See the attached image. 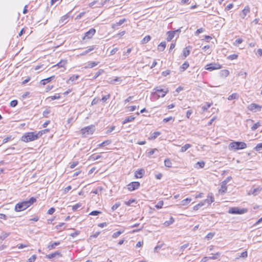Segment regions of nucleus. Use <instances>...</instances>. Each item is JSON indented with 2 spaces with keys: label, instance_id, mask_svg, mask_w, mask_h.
<instances>
[{
  "label": "nucleus",
  "instance_id": "obj_1",
  "mask_svg": "<svg viewBox=\"0 0 262 262\" xmlns=\"http://www.w3.org/2000/svg\"><path fill=\"white\" fill-rule=\"evenodd\" d=\"M36 200L35 198L32 197L28 201L19 202L16 204L15 211L16 212L23 211L30 207L32 204L36 202Z\"/></svg>",
  "mask_w": 262,
  "mask_h": 262
},
{
  "label": "nucleus",
  "instance_id": "obj_2",
  "mask_svg": "<svg viewBox=\"0 0 262 262\" xmlns=\"http://www.w3.org/2000/svg\"><path fill=\"white\" fill-rule=\"evenodd\" d=\"M41 136V132H29L22 136L21 140L25 142H29L37 140Z\"/></svg>",
  "mask_w": 262,
  "mask_h": 262
},
{
  "label": "nucleus",
  "instance_id": "obj_3",
  "mask_svg": "<svg viewBox=\"0 0 262 262\" xmlns=\"http://www.w3.org/2000/svg\"><path fill=\"white\" fill-rule=\"evenodd\" d=\"M246 147H247L246 144L243 142L233 141V142H231L229 144V149L230 150L243 149L246 148Z\"/></svg>",
  "mask_w": 262,
  "mask_h": 262
},
{
  "label": "nucleus",
  "instance_id": "obj_4",
  "mask_svg": "<svg viewBox=\"0 0 262 262\" xmlns=\"http://www.w3.org/2000/svg\"><path fill=\"white\" fill-rule=\"evenodd\" d=\"M155 92H153V95H156L157 99L160 97H164L166 94L168 92V89L165 88L162 89L160 86H157L155 89Z\"/></svg>",
  "mask_w": 262,
  "mask_h": 262
},
{
  "label": "nucleus",
  "instance_id": "obj_5",
  "mask_svg": "<svg viewBox=\"0 0 262 262\" xmlns=\"http://www.w3.org/2000/svg\"><path fill=\"white\" fill-rule=\"evenodd\" d=\"M248 210L246 208H240L239 207H231L228 210V212L230 214H242L246 213Z\"/></svg>",
  "mask_w": 262,
  "mask_h": 262
},
{
  "label": "nucleus",
  "instance_id": "obj_6",
  "mask_svg": "<svg viewBox=\"0 0 262 262\" xmlns=\"http://www.w3.org/2000/svg\"><path fill=\"white\" fill-rule=\"evenodd\" d=\"M95 130V126L92 125L82 128L80 131L84 137H86L92 134Z\"/></svg>",
  "mask_w": 262,
  "mask_h": 262
},
{
  "label": "nucleus",
  "instance_id": "obj_7",
  "mask_svg": "<svg viewBox=\"0 0 262 262\" xmlns=\"http://www.w3.org/2000/svg\"><path fill=\"white\" fill-rule=\"evenodd\" d=\"M222 68V66L217 63H211L208 64H207L205 66V69L206 70L212 71L214 70L220 69Z\"/></svg>",
  "mask_w": 262,
  "mask_h": 262
},
{
  "label": "nucleus",
  "instance_id": "obj_8",
  "mask_svg": "<svg viewBox=\"0 0 262 262\" xmlns=\"http://www.w3.org/2000/svg\"><path fill=\"white\" fill-rule=\"evenodd\" d=\"M248 108L251 112L255 113L258 111H260L262 106L256 103H251L248 106Z\"/></svg>",
  "mask_w": 262,
  "mask_h": 262
},
{
  "label": "nucleus",
  "instance_id": "obj_9",
  "mask_svg": "<svg viewBox=\"0 0 262 262\" xmlns=\"http://www.w3.org/2000/svg\"><path fill=\"white\" fill-rule=\"evenodd\" d=\"M140 186V183L138 182H133L130 183L127 185V188L129 191H133L138 189Z\"/></svg>",
  "mask_w": 262,
  "mask_h": 262
},
{
  "label": "nucleus",
  "instance_id": "obj_10",
  "mask_svg": "<svg viewBox=\"0 0 262 262\" xmlns=\"http://www.w3.org/2000/svg\"><path fill=\"white\" fill-rule=\"evenodd\" d=\"M95 33V29L92 28L85 33L84 36L82 39L84 40L85 38H91Z\"/></svg>",
  "mask_w": 262,
  "mask_h": 262
},
{
  "label": "nucleus",
  "instance_id": "obj_11",
  "mask_svg": "<svg viewBox=\"0 0 262 262\" xmlns=\"http://www.w3.org/2000/svg\"><path fill=\"white\" fill-rule=\"evenodd\" d=\"M204 204L207 203L210 205L211 203L214 202L213 195L212 193H209L207 196V198L203 201Z\"/></svg>",
  "mask_w": 262,
  "mask_h": 262
},
{
  "label": "nucleus",
  "instance_id": "obj_12",
  "mask_svg": "<svg viewBox=\"0 0 262 262\" xmlns=\"http://www.w3.org/2000/svg\"><path fill=\"white\" fill-rule=\"evenodd\" d=\"M69 17L68 14H66L62 16L59 20V24L63 25L68 22V19Z\"/></svg>",
  "mask_w": 262,
  "mask_h": 262
},
{
  "label": "nucleus",
  "instance_id": "obj_13",
  "mask_svg": "<svg viewBox=\"0 0 262 262\" xmlns=\"http://www.w3.org/2000/svg\"><path fill=\"white\" fill-rule=\"evenodd\" d=\"M103 190V188L102 186H99L97 187L95 189L92 190L91 193L99 195L101 194V192Z\"/></svg>",
  "mask_w": 262,
  "mask_h": 262
},
{
  "label": "nucleus",
  "instance_id": "obj_14",
  "mask_svg": "<svg viewBox=\"0 0 262 262\" xmlns=\"http://www.w3.org/2000/svg\"><path fill=\"white\" fill-rule=\"evenodd\" d=\"M226 185L227 184L224 183L223 181L222 182L221 188L219 189V192L223 194L227 191V187Z\"/></svg>",
  "mask_w": 262,
  "mask_h": 262
},
{
  "label": "nucleus",
  "instance_id": "obj_15",
  "mask_svg": "<svg viewBox=\"0 0 262 262\" xmlns=\"http://www.w3.org/2000/svg\"><path fill=\"white\" fill-rule=\"evenodd\" d=\"M57 256H58L59 257H61V254L60 252H59L58 251H56L52 254L47 255L46 256L48 258L51 259L52 258L55 257Z\"/></svg>",
  "mask_w": 262,
  "mask_h": 262
},
{
  "label": "nucleus",
  "instance_id": "obj_16",
  "mask_svg": "<svg viewBox=\"0 0 262 262\" xmlns=\"http://www.w3.org/2000/svg\"><path fill=\"white\" fill-rule=\"evenodd\" d=\"M144 173V169H141L135 172V176L137 178H141Z\"/></svg>",
  "mask_w": 262,
  "mask_h": 262
},
{
  "label": "nucleus",
  "instance_id": "obj_17",
  "mask_svg": "<svg viewBox=\"0 0 262 262\" xmlns=\"http://www.w3.org/2000/svg\"><path fill=\"white\" fill-rule=\"evenodd\" d=\"M67 63V60H61L60 62L57 63L56 64L53 66V67H58V68L64 67Z\"/></svg>",
  "mask_w": 262,
  "mask_h": 262
},
{
  "label": "nucleus",
  "instance_id": "obj_18",
  "mask_svg": "<svg viewBox=\"0 0 262 262\" xmlns=\"http://www.w3.org/2000/svg\"><path fill=\"white\" fill-rule=\"evenodd\" d=\"M54 77H55L54 76H51V77H48L47 78L42 79V80H41L40 83L42 85H45L47 83H48V82H50L51 80H52L54 78Z\"/></svg>",
  "mask_w": 262,
  "mask_h": 262
},
{
  "label": "nucleus",
  "instance_id": "obj_19",
  "mask_svg": "<svg viewBox=\"0 0 262 262\" xmlns=\"http://www.w3.org/2000/svg\"><path fill=\"white\" fill-rule=\"evenodd\" d=\"M167 33L168 36L166 39L168 41H169L174 37L175 31H168Z\"/></svg>",
  "mask_w": 262,
  "mask_h": 262
},
{
  "label": "nucleus",
  "instance_id": "obj_20",
  "mask_svg": "<svg viewBox=\"0 0 262 262\" xmlns=\"http://www.w3.org/2000/svg\"><path fill=\"white\" fill-rule=\"evenodd\" d=\"M250 12V9L249 8V7H246L243 10H242V14H241V16H242V17L243 18H244L246 16V15L248 13H249Z\"/></svg>",
  "mask_w": 262,
  "mask_h": 262
},
{
  "label": "nucleus",
  "instance_id": "obj_21",
  "mask_svg": "<svg viewBox=\"0 0 262 262\" xmlns=\"http://www.w3.org/2000/svg\"><path fill=\"white\" fill-rule=\"evenodd\" d=\"M135 118L132 116H128L123 121L122 124H124L126 123L132 122L135 119Z\"/></svg>",
  "mask_w": 262,
  "mask_h": 262
},
{
  "label": "nucleus",
  "instance_id": "obj_22",
  "mask_svg": "<svg viewBox=\"0 0 262 262\" xmlns=\"http://www.w3.org/2000/svg\"><path fill=\"white\" fill-rule=\"evenodd\" d=\"M205 166V162L204 161L198 162L195 163L194 167L196 168H203Z\"/></svg>",
  "mask_w": 262,
  "mask_h": 262
},
{
  "label": "nucleus",
  "instance_id": "obj_23",
  "mask_svg": "<svg viewBox=\"0 0 262 262\" xmlns=\"http://www.w3.org/2000/svg\"><path fill=\"white\" fill-rule=\"evenodd\" d=\"M220 74L222 77H227L229 74V72L227 70H223L220 72Z\"/></svg>",
  "mask_w": 262,
  "mask_h": 262
},
{
  "label": "nucleus",
  "instance_id": "obj_24",
  "mask_svg": "<svg viewBox=\"0 0 262 262\" xmlns=\"http://www.w3.org/2000/svg\"><path fill=\"white\" fill-rule=\"evenodd\" d=\"M174 221V219L171 216L169 220L166 221L164 223V225L165 226H169V225H171Z\"/></svg>",
  "mask_w": 262,
  "mask_h": 262
},
{
  "label": "nucleus",
  "instance_id": "obj_25",
  "mask_svg": "<svg viewBox=\"0 0 262 262\" xmlns=\"http://www.w3.org/2000/svg\"><path fill=\"white\" fill-rule=\"evenodd\" d=\"M59 244H60L59 242H56L53 243H51L48 246V248L49 250L54 249L55 248V246H57L59 245Z\"/></svg>",
  "mask_w": 262,
  "mask_h": 262
},
{
  "label": "nucleus",
  "instance_id": "obj_26",
  "mask_svg": "<svg viewBox=\"0 0 262 262\" xmlns=\"http://www.w3.org/2000/svg\"><path fill=\"white\" fill-rule=\"evenodd\" d=\"M239 96L237 93H233L232 94L229 96L228 100H232L233 99H237Z\"/></svg>",
  "mask_w": 262,
  "mask_h": 262
},
{
  "label": "nucleus",
  "instance_id": "obj_27",
  "mask_svg": "<svg viewBox=\"0 0 262 262\" xmlns=\"http://www.w3.org/2000/svg\"><path fill=\"white\" fill-rule=\"evenodd\" d=\"M166 46V44L165 42H162L158 45V49L160 51H163L165 49Z\"/></svg>",
  "mask_w": 262,
  "mask_h": 262
},
{
  "label": "nucleus",
  "instance_id": "obj_28",
  "mask_svg": "<svg viewBox=\"0 0 262 262\" xmlns=\"http://www.w3.org/2000/svg\"><path fill=\"white\" fill-rule=\"evenodd\" d=\"M192 146V145L190 144H186L183 146L182 147L181 149V152H185L186 151L188 148H190Z\"/></svg>",
  "mask_w": 262,
  "mask_h": 262
},
{
  "label": "nucleus",
  "instance_id": "obj_29",
  "mask_svg": "<svg viewBox=\"0 0 262 262\" xmlns=\"http://www.w3.org/2000/svg\"><path fill=\"white\" fill-rule=\"evenodd\" d=\"M212 105V103H207L206 105L202 106V110L203 112H206Z\"/></svg>",
  "mask_w": 262,
  "mask_h": 262
},
{
  "label": "nucleus",
  "instance_id": "obj_30",
  "mask_svg": "<svg viewBox=\"0 0 262 262\" xmlns=\"http://www.w3.org/2000/svg\"><path fill=\"white\" fill-rule=\"evenodd\" d=\"M98 64V62H89L88 65L85 67L86 68H92L96 66Z\"/></svg>",
  "mask_w": 262,
  "mask_h": 262
},
{
  "label": "nucleus",
  "instance_id": "obj_31",
  "mask_svg": "<svg viewBox=\"0 0 262 262\" xmlns=\"http://www.w3.org/2000/svg\"><path fill=\"white\" fill-rule=\"evenodd\" d=\"M191 199L186 198L181 201V205L183 206H186L191 202Z\"/></svg>",
  "mask_w": 262,
  "mask_h": 262
},
{
  "label": "nucleus",
  "instance_id": "obj_32",
  "mask_svg": "<svg viewBox=\"0 0 262 262\" xmlns=\"http://www.w3.org/2000/svg\"><path fill=\"white\" fill-rule=\"evenodd\" d=\"M124 230H119L116 232H115L112 235V237L114 238H116L118 237L121 234L123 233L124 232Z\"/></svg>",
  "mask_w": 262,
  "mask_h": 262
},
{
  "label": "nucleus",
  "instance_id": "obj_33",
  "mask_svg": "<svg viewBox=\"0 0 262 262\" xmlns=\"http://www.w3.org/2000/svg\"><path fill=\"white\" fill-rule=\"evenodd\" d=\"M94 48H95L94 46L90 47L88 50L84 51V52H83L82 53L80 54V55H81V56L85 55L86 54H88V53H89L90 52L93 51L94 49Z\"/></svg>",
  "mask_w": 262,
  "mask_h": 262
},
{
  "label": "nucleus",
  "instance_id": "obj_34",
  "mask_svg": "<svg viewBox=\"0 0 262 262\" xmlns=\"http://www.w3.org/2000/svg\"><path fill=\"white\" fill-rule=\"evenodd\" d=\"M122 80L119 77H116L115 79H111L110 81V83L111 84H116L117 82H121Z\"/></svg>",
  "mask_w": 262,
  "mask_h": 262
},
{
  "label": "nucleus",
  "instance_id": "obj_35",
  "mask_svg": "<svg viewBox=\"0 0 262 262\" xmlns=\"http://www.w3.org/2000/svg\"><path fill=\"white\" fill-rule=\"evenodd\" d=\"M164 164H165V166L167 167H172V163L169 159H166L165 160Z\"/></svg>",
  "mask_w": 262,
  "mask_h": 262
},
{
  "label": "nucleus",
  "instance_id": "obj_36",
  "mask_svg": "<svg viewBox=\"0 0 262 262\" xmlns=\"http://www.w3.org/2000/svg\"><path fill=\"white\" fill-rule=\"evenodd\" d=\"M79 77V75H72V76H71L70 77V78L68 79V80L67 81V82H68L69 81H74L76 80H77Z\"/></svg>",
  "mask_w": 262,
  "mask_h": 262
},
{
  "label": "nucleus",
  "instance_id": "obj_37",
  "mask_svg": "<svg viewBox=\"0 0 262 262\" xmlns=\"http://www.w3.org/2000/svg\"><path fill=\"white\" fill-rule=\"evenodd\" d=\"M189 63L188 62L185 61L184 62L181 67V68L183 70V71L186 70L189 67Z\"/></svg>",
  "mask_w": 262,
  "mask_h": 262
},
{
  "label": "nucleus",
  "instance_id": "obj_38",
  "mask_svg": "<svg viewBox=\"0 0 262 262\" xmlns=\"http://www.w3.org/2000/svg\"><path fill=\"white\" fill-rule=\"evenodd\" d=\"M205 205L204 202L203 201L201 202L200 203L198 204L195 206H194L193 209L197 210H198L201 207L204 206Z\"/></svg>",
  "mask_w": 262,
  "mask_h": 262
},
{
  "label": "nucleus",
  "instance_id": "obj_39",
  "mask_svg": "<svg viewBox=\"0 0 262 262\" xmlns=\"http://www.w3.org/2000/svg\"><path fill=\"white\" fill-rule=\"evenodd\" d=\"M160 135H161L160 132H155L151 134L150 138L151 139H155Z\"/></svg>",
  "mask_w": 262,
  "mask_h": 262
},
{
  "label": "nucleus",
  "instance_id": "obj_40",
  "mask_svg": "<svg viewBox=\"0 0 262 262\" xmlns=\"http://www.w3.org/2000/svg\"><path fill=\"white\" fill-rule=\"evenodd\" d=\"M111 140H106V141H103L102 143H100L99 145V147H102V146H105L106 145H109L110 144H111Z\"/></svg>",
  "mask_w": 262,
  "mask_h": 262
},
{
  "label": "nucleus",
  "instance_id": "obj_41",
  "mask_svg": "<svg viewBox=\"0 0 262 262\" xmlns=\"http://www.w3.org/2000/svg\"><path fill=\"white\" fill-rule=\"evenodd\" d=\"M220 255V253L217 252V253L214 254L212 256H208V260L209 259H217Z\"/></svg>",
  "mask_w": 262,
  "mask_h": 262
},
{
  "label": "nucleus",
  "instance_id": "obj_42",
  "mask_svg": "<svg viewBox=\"0 0 262 262\" xmlns=\"http://www.w3.org/2000/svg\"><path fill=\"white\" fill-rule=\"evenodd\" d=\"M150 36L149 35L146 36L142 40V43H146L148 42L150 40Z\"/></svg>",
  "mask_w": 262,
  "mask_h": 262
},
{
  "label": "nucleus",
  "instance_id": "obj_43",
  "mask_svg": "<svg viewBox=\"0 0 262 262\" xmlns=\"http://www.w3.org/2000/svg\"><path fill=\"white\" fill-rule=\"evenodd\" d=\"M190 53V50L188 49V47H186V48L184 49L183 50V55L186 57L187 56L189 55Z\"/></svg>",
  "mask_w": 262,
  "mask_h": 262
},
{
  "label": "nucleus",
  "instance_id": "obj_44",
  "mask_svg": "<svg viewBox=\"0 0 262 262\" xmlns=\"http://www.w3.org/2000/svg\"><path fill=\"white\" fill-rule=\"evenodd\" d=\"M111 97L110 94H108L107 95L104 96L102 97L101 100L100 101H102L103 102H106L108 99H110Z\"/></svg>",
  "mask_w": 262,
  "mask_h": 262
},
{
  "label": "nucleus",
  "instance_id": "obj_45",
  "mask_svg": "<svg viewBox=\"0 0 262 262\" xmlns=\"http://www.w3.org/2000/svg\"><path fill=\"white\" fill-rule=\"evenodd\" d=\"M260 125V123L259 122L255 123L252 127H251V130H256L258 127H259Z\"/></svg>",
  "mask_w": 262,
  "mask_h": 262
},
{
  "label": "nucleus",
  "instance_id": "obj_46",
  "mask_svg": "<svg viewBox=\"0 0 262 262\" xmlns=\"http://www.w3.org/2000/svg\"><path fill=\"white\" fill-rule=\"evenodd\" d=\"M10 234V233H3L0 236V239L2 240L5 239L7 237H8Z\"/></svg>",
  "mask_w": 262,
  "mask_h": 262
},
{
  "label": "nucleus",
  "instance_id": "obj_47",
  "mask_svg": "<svg viewBox=\"0 0 262 262\" xmlns=\"http://www.w3.org/2000/svg\"><path fill=\"white\" fill-rule=\"evenodd\" d=\"M60 96L59 94H57L54 96L49 97V99H50L51 100H54L55 99H59V98H60Z\"/></svg>",
  "mask_w": 262,
  "mask_h": 262
},
{
  "label": "nucleus",
  "instance_id": "obj_48",
  "mask_svg": "<svg viewBox=\"0 0 262 262\" xmlns=\"http://www.w3.org/2000/svg\"><path fill=\"white\" fill-rule=\"evenodd\" d=\"M247 256H248V253H247V251H245L243 252L239 255V257L244 258H247Z\"/></svg>",
  "mask_w": 262,
  "mask_h": 262
},
{
  "label": "nucleus",
  "instance_id": "obj_49",
  "mask_svg": "<svg viewBox=\"0 0 262 262\" xmlns=\"http://www.w3.org/2000/svg\"><path fill=\"white\" fill-rule=\"evenodd\" d=\"M101 213V211H97V210H94V211H92V212H91L90 213V215L95 216V215H98Z\"/></svg>",
  "mask_w": 262,
  "mask_h": 262
},
{
  "label": "nucleus",
  "instance_id": "obj_50",
  "mask_svg": "<svg viewBox=\"0 0 262 262\" xmlns=\"http://www.w3.org/2000/svg\"><path fill=\"white\" fill-rule=\"evenodd\" d=\"M163 205V202L162 201H160L157 203V204L155 206V207L157 209H160L162 207Z\"/></svg>",
  "mask_w": 262,
  "mask_h": 262
},
{
  "label": "nucleus",
  "instance_id": "obj_51",
  "mask_svg": "<svg viewBox=\"0 0 262 262\" xmlns=\"http://www.w3.org/2000/svg\"><path fill=\"white\" fill-rule=\"evenodd\" d=\"M18 104V101L16 100H13L10 102V106L11 107H15Z\"/></svg>",
  "mask_w": 262,
  "mask_h": 262
},
{
  "label": "nucleus",
  "instance_id": "obj_52",
  "mask_svg": "<svg viewBox=\"0 0 262 262\" xmlns=\"http://www.w3.org/2000/svg\"><path fill=\"white\" fill-rule=\"evenodd\" d=\"M103 72V70H99L96 74L95 75H94V79H96L100 75H101L102 72Z\"/></svg>",
  "mask_w": 262,
  "mask_h": 262
},
{
  "label": "nucleus",
  "instance_id": "obj_53",
  "mask_svg": "<svg viewBox=\"0 0 262 262\" xmlns=\"http://www.w3.org/2000/svg\"><path fill=\"white\" fill-rule=\"evenodd\" d=\"M120 206V204L119 203H116L115 204H114L112 207V210L113 211H114L116 209H117L119 206Z\"/></svg>",
  "mask_w": 262,
  "mask_h": 262
},
{
  "label": "nucleus",
  "instance_id": "obj_54",
  "mask_svg": "<svg viewBox=\"0 0 262 262\" xmlns=\"http://www.w3.org/2000/svg\"><path fill=\"white\" fill-rule=\"evenodd\" d=\"M214 235V233L210 232L208 234H207V235L205 237L207 239H211L213 237Z\"/></svg>",
  "mask_w": 262,
  "mask_h": 262
},
{
  "label": "nucleus",
  "instance_id": "obj_55",
  "mask_svg": "<svg viewBox=\"0 0 262 262\" xmlns=\"http://www.w3.org/2000/svg\"><path fill=\"white\" fill-rule=\"evenodd\" d=\"M156 151H158L157 149H156V148L151 149L150 150H149V151L147 152V155L148 156H150L152 155L155 153V152Z\"/></svg>",
  "mask_w": 262,
  "mask_h": 262
},
{
  "label": "nucleus",
  "instance_id": "obj_56",
  "mask_svg": "<svg viewBox=\"0 0 262 262\" xmlns=\"http://www.w3.org/2000/svg\"><path fill=\"white\" fill-rule=\"evenodd\" d=\"M238 55L236 54H232L228 56V58L230 60H234L237 58Z\"/></svg>",
  "mask_w": 262,
  "mask_h": 262
},
{
  "label": "nucleus",
  "instance_id": "obj_57",
  "mask_svg": "<svg viewBox=\"0 0 262 262\" xmlns=\"http://www.w3.org/2000/svg\"><path fill=\"white\" fill-rule=\"evenodd\" d=\"M125 21H126V19L125 18H123L120 19L118 22L115 23V25L120 26L122 25Z\"/></svg>",
  "mask_w": 262,
  "mask_h": 262
},
{
  "label": "nucleus",
  "instance_id": "obj_58",
  "mask_svg": "<svg viewBox=\"0 0 262 262\" xmlns=\"http://www.w3.org/2000/svg\"><path fill=\"white\" fill-rule=\"evenodd\" d=\"M36 258L35 255H32L30 258L28 259L27 262H34Z\"/></svg>",
  "mask_w": 262,
  "mask_h": 262
},
{
  "label": "nucleus",
  "instance_id": "obj_59",
  "mask_svg": "<svg viewBox=\"0 0 262 262\" xmlns=\"http://www.w3.org/2000/svg\"><path fill=\"white\" fill-rule=\"evenodd\" d=\"M78 164V162L77 161H74L71 163L70 165V168H74Z\"/></svg>",
  "mask_w": 262,
  "mask_h": 262
},
{
  "label": "nucleus",
  "instance_id": "obj_60",
  "mask_svg": "<svg viewBox=\"0 0 262 262\" xmlns=\"http://www.w3.org/2000/svg\"><path fill=\"white\" fill-rule=\"evenodd\" d=\"M204 29H203L202 28H201L199 29H198L195 32V35H198L200 33H202L203 32H204Z\"/></svg>",
  "mask_w": 262,
  "mask_h": 262
},
{
  "label": "nucleus",
  "instance_id": "obj_61",
  "mask_svg": "<svg viewBox=\"0 0 262 262\" xmlns=\"http://www.w3.org/2000/svg\"><path fill=\"white\" fill-rule=\"evenodd\" d=\"M189 246L188 244H186L180 247V250L183 252L185 249L187 248Z\"/></svg>",
  "mask_w": 262,
  "mask_h": 262
},
{
  "label": "nucleus",
  "instance_id": "obj_62",
  "mask_svg": "<svg viewBox=\"0 0 262 262\" xmlns=\"http://www.w3.org/2000/svg\"><path fill=\"white\" fill-rule=\"evenodd\" d=\"M81 207V204H76L72 207V209L73 211H76L78 208Z\"/></svg>",
  "mask_w": 262,
  "mask_h": 262
},
{
  "label": "nucleus",
  "instance_id": "obj_63",
  "mask_svg": "<svg viewBox=\"0 0 262 262\" xmlns=\"http://www.w3.org/2000/svg\"><path fill=\"white\" fill-rule=\"evenodd\" d=\"M170 73V71L169 70H167L166 71H163L162 73V75L163 76H166Z\"/></svg>",
  "mask_w": 262,
  "mask_h": 262
},
{
  "label": "nucleus",
  "instance_id": "obj_64",
  "mask_svg": "<svg viewBox=\"0 0 262 262\" xmlns=\"http://www.w3.org/2000/svg\"><path fill=\"white\" fill-rule=\"evenodd\" d=\"M262 148V143H259L258 144L256 147H255V149L256 151L259 150L260 149Z\"/></svg>",
  "mask_w": 262,
  "mask_h": 262
}]
</instances>
